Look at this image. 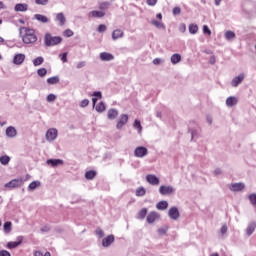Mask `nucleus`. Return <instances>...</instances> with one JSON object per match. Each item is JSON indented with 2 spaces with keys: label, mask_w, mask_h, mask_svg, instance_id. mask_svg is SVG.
Here are the masks:
<instances>
[{
  "label": "nucleus",
  "mask_w": 256,
  "mask_h": 256,
  "mask_svg": "<svg viewBox=\"0 0 256 256\" xmlns=\"http://www.w3.org/2000/svg\"><path fill=\"white\" fill-rule=\"evenodd\" d=\"M24 33V35H23ZM20 35L22 36L23 43L26 45H29L31 43H35L37 41V35H35V30L27 28V27H21L20 28Z\"/></svg>",
  "instance_id": "f257e3e1"
},
{
  "label": "nucleus",
  "mask_w": 256,
  "mask_h": 256,
  "mask_svg": "<svg viewBox=\"0 0 256 256\" xmlns=\"http://www.w3.org/2000/svg\"><path fill=\"white\" fill-rule=\"evenodd\" d=\"M63 41L61 36H53L51 33H46L44 36V43L46 47H55V45H59Z\"/></svg>",
  "instance_id": "f03ea898"
},
{
  "label": "nucleus",
  "mask_w": 256,
  "mask_h": 256,
  "mask_svg": "<svg viewBox=\"0 0 256 256\" xmlns=\"http://www.w3.org/2000/svg\"><path fill=\"white\" fill-rule=\"evenodd\" d=\"M149 153V150H147L144 146H138L134 150L135 157H138L139 159H143V157H147V154Z\"/></svg>",
  "instance_id": "7ed1b4c3"
},
{
  "label": "nucleus",
  "mask_w": 256,
  "mask_h": 256,
  "mask_svg": "<svg viewBox=\"0 0 256 256\" xmlns=\"http://www.w3.org/2000/svg\"><path fill=\"white\" fill-rule=\"evenodd\" d=\"M59 135V132L56 128H50L46 132V140L49 141V143L55 141L57 139V136Z\"/></svg>",
  "instance_id": "20e7f679"
},
{
  "label": "nucleus",
  "mask_w": 256,
  "mask_h": 256,
  "mask_svg": "<svg viewBox=\"0 0 256 256\" xmlns=\"http://www.w3.org/2000/svg\"><path fill=\"white\" fill-rule=\"evenodd\" d=\"M21 185H23V179H13L6 183L4 187L7 189H16V187H21Z\"/></svg>",
  "instance_id": "39448f33"
},
{
  "label": "nucleus",
  "mask_w": 256,
  "mask_h": 256,
  "mask_svg": "<svg viewBox=\"0 0 256 256\" xmlns=\"http://www.w3.org/2000/svg\"><path fill=\"white\" fill-rule=\"evenodd\" d=\"M174 192L175 189L173 188V186L162 185L159 187L160 195H173Z\"/></svg>",
  "instance_id": "423d86ee"
},
{
  "label": "nucleus",
  "mask_w": 256,
  "mask_h": 256,
  "mask_svg": "<svg viewBox=\"0 0 256 256\" xmlns=\"http://www.w3.org/2000/svg\"><path fill=\"white\" fill-rule=\"evenodd\" d=\"M243 81H245V73H240L232 79L231 85L232 87H238L243 83Z\"/></svg>",
  "instance_id": "0eeeda50"
},
{
  "label": "nucleus",
  "mask_w": 256,
  "mask_h": 256,
  "mask_svg": "<svg viewBox=\"0 0 256 256\" xmlns=\"http://www.w3.org/2000/svg\"><path fill=\"white\" fill-rule=\"evenodd\" d=\"M64 163L65 162L61 159L50 158V159L46 160V165H49L53 169H55L56 167H60L61 165H64Z\"/></svg>",
  "instance_id": "6e6552de"
},
{
  "label": "nucleus",
  "mask_w": 256,
  "mask_h": 256,
  "mask_svg": "<svg viewBox=\"0 0 256 256\" xmlns=\"http://www.w3.org/2000/svg\"><path fill=\"white\" fill-rule=\"evenodd\" d=\"M168 216L173 221H177V219H179V217L181 216V214H179V208L175 206L171 207L168 211Z\"/></svg>",
  "instance_id": "1a4fd4ad"
},
{
  "label": "nucleus",
  "mask_w": 256,
  "mask_h": 256,
  "mask_svg": "<svg viewBox=\"0 0 256 256\" xmlns=\"http://www.w3.org/2000/svg\"><path fill=\"white\" fill-rule=\"evenodd\" d=\"M129 121V116L127 114L120 115V118L116 124V129H123V126L127 125Z\"/></svg>",
  "instance_id": "9d476101"
},
{
  "label": "nucleus",
  "mask_w": 256,
  "mask_h": 256,
  "mask_svg": "<svg viewBox=\"0 0 256 256\" xmlns=\"http://www.w3.org/2000/svg\"><path fill=\"white\" fill-rule=\"evenodd\" d=\"M89 19H101L105 17V12L104 11H99V10H93L88 13Z\"/></svg>",
  "instance_id": "9b49d317"
},
{
  "label": "nucleus",
  "mask_w": 256,
  "mask_h": 256,
  "mask_svg": "<svg viewBox=\"0 0 256 256\" xmlns=\"http://www.w3.org/2000/svg\"><path fill=\"white\" fill-rule=\"evenodd\" d=\"M146 181L150 185H154V186H157L160 183L159 177H157L155 174H148L146 176Z\"/></svg>",
  "instance_id": "f8f14e48"
},
{
  "label": "nucleus",
  "mask_w": 256,
  "mask_h": 256,
  "mask_svg": "<svg viewBox=\"0 0 256 256\" xmlns=\"http://www.w3.org/2000/svg\"><path fill=\"white\" fill-rule=\"evenodd\" d=\"M255 229H256V222L255 221L250 222L245 229L246 237H251V235L255 233Z\"/></svg>",
  "instance_id": "ddd939ff"
},
{
  "label": "nucleus",
  "mask_w": 256,
  "mask_h": 256,
  "mask_svg": "<svg viewBox=\"0 0 256 256\" xmlns=\"http://www.w3.org/2000/svg\"><path fill=\"white\" fill-rule=\"evenodd\" d=\"M24 62H25V54L19 53L14 55V58H13L14 65H23Z\"/></svg>",
  "instance_id": "4468645a"
},
{
  "label": "nucleus",
  "mask_w": 256,
  "mask_h": 256,
  "mask_svg": "<svg viewBox=\"0 0 256 256\" xmlns=\"http://www.w3.org/2000/svg\"><path fill=\"white\" fill-rule=\"evenodd\" d=\"M115 236L113 234L108 235L102 240V247H111V244L114 243Z\"/></svg>",
  "instance_id": "2eb2a0df"
},
{
  "label": "nucleus",
  "mask_w": 256,
  "mask_h": 256,
  "mask_svg": "<svg viewBox=\"0 0 256 256\" xmlns=\"http://www.w3.org/2000/svg\"><path fill=\"white\" fill-rule=\"evenodd\" d=\"M55 21L58 23L59 27H63L65 23H67V18H65V14L63 12L57 13Z\"/></svg>",
  "instance_id": "dca6fc26"
},
{
  "label": "nucleus",
  "mask_w": 256,
  "mask_h": 256,
  "mask_svg": "<svg viewBox=\"0 0 256 256\" xmlns=\"http://www.w3.org/2000/svg\"><path fill=\"white\" fill-rule=\"evenodd\" d=\"M230 191L239 192L245 189L244 183H233L229 186Z\"/></svg>",
  "instance_id": "f3484780"
},
{
  "label": "nucleus",
  "mask_w": 256,
  "mask_h": 256,
  "mask_svg": "<svg viewBox=\"0 0 256 256\" xmlns=\"http://www.w3.org/2000/svg\"><path fill=\"white\" fill-rule=\"evenodd\" d=\"M29 9V5L25 4V3H18L15 5L14 7V11H16L17 13H25V11H27Z\"/></svg>",
  "instance_id": "a211bd4d"
},
{
  "label": "nucleus",
  "mask_w": 256,
  "mask_h": 256,
  "mask_svg": "<svg viewBox=\"0 0 256 256\" xmlns=\"http://www.w3.org/2000/svg\"><path fill=\"white\" fill-rule=\"evenodd\" d=\"M6 136H8L10 139H13L17 137V129L13 126H9L6 128Z\"/></svg>",
  "instance_id": "6ab92c4d"
},
{
  "label": "nucleus",
  "mask_w": 256,
  "mask_h": 256,
  "mask_svg": "<svg viewBox=\"0 0 256 256\" xmlns=\"http://www.w3.org/2000/svg\"><path fill=\"white\" fill-rule=\"evenodd\" d=\"M118 116H119V111H117V109L111 108L108 110L107 117L108 119H110V121L117 119Z\"/></svg>",
  "instance_id": "aec40b11"
},
{
  "label": "nucleus",
  "mask_w": 256,
  "mask_h": 256,
  "mask_svg": "<svg viewBox=\"0 0 256 256\" xmlns=\"http://www.w3.org/2000/svg\"><path fill=\"white\" fill-rule=\"evenodd\" d=\"M237 103H239V99H237V97H235V96H229L226 99V106H228V107H235V105H237Z\"/></svg>",
  "instance_id": "412c9836"
},
{
  "label": "nucleus",
  "mask_w": 256,
  "mask_h": 256,
  "mask_svg": "<svg viewBox=\"0 0 256 256\" xmlns=\"http://www.w3.org/2000/svg\"><path fill=\"white\" fill-rule=\"evenodd\" d=\"M23 243V237H18V241L15 242H8L6 247L7 249H16V247H19Z\"/></svg>",
  "instance_id": "4be33fe9"
},
{
  "label": "nucleus",
  "mask_w": 256,
  "mask_h": 256,
  "mask_svg": "<svg viewBox=\"0 0 256 256\" xmlns=\"http://www.w3.org/2000/svg\"><path fill=\"white\" fill-rule=\"evenodd\" d=\"M100 59L101 61H113L115 59V56L109 52H102L100 53Z\"/></svg>",
  "instance_id": "5701e85b"
},
{
  "label": "nucleus",
  "mask_w": 256,
  "mask_h": 256,
  "mask_svg": "<svg viewBox=\"0 0 256 256\" xmlns=\"http://www.w3.org/2000/svg\"><path fill=\"white\" fill-rule=\"evenodd\" d=\"M159 217V213L157 212H150L147 215L146 221L147 223L151 224V223H155V221H157V218Z\"/></svg>",
  "instance_id": "b1692460"
},
{
  "label": "nucleus",
  "mask_w": 256,
  "mask_h": 256,
  "mask_svg": "<svg viewBox=\"0 0 256 256\" xmlns=\"http://www.w3.org/2000/svg\"><path fill=\"white\" fill-rule=\"evenodd\" d=\"M124 33L121 29H116L112 32V39L113 41H117V39H121Z\"/></svg>",
  "instance_id": "393cba45"
},
{
  "label": "nucleus",
  "mask_w": 256,
  "mask_h": 256,
  "mask_svg": "<svg viewBox=\"0 0 256 256\" xmlns=\"http://www.w3.org/2000/svg\"><path fill=\"white\" fill-rule=\"evenodd\" d=\"M167 207H169V202L165 200H162L156 204V208L158 209V211H165Z\"/></svg>",
  "instance_id": "a878e982"
},
{
  "label": "nucleus",
  "mask_w": 256,
  "mask_h": 256,
  "mask_svg": "<svg viewBox=\"0 0 256 256\" xmlns=\"http://www.w3.org/2000/svg\"><path fill=\"white\" fill-rule=\"evenodd\" d=\"M34 19H36V21H39L40 23H49L48 17L42 14H35Z\"/></svg>",
  "instance_id": "bb28decb"
},
{
  "label": "nucleus",
  "mask_w": 256,
  "mask_h": 256,
  "mask_svg": "<svg viewBox=\"0 0 256 256\" xmlns=\"http://www.w3.org/2000/svg\"><path fill=\"white\" fill-rule=\"evenodd\" d=\"M37 187H41V182L39 180H35V181L31 182L28 185V191H35V189H37Z\"/></svg>",
  "instance_id": "cd10ccee"
},
{
  "label": "nucleus",
  "mask_w": 256,
  "mask_h": 256,
  "mask_svg": "<svg viewBox=\"0 0 256 256\" xmlns=\"http://www.w3.org/2000/svg\"><path fill=\"white\" fill-rule=\"evenodd\" d=\"M172 65H177L181 63V54H173L170 58Z\"/></svg>",
  "instance_id": "c85d7f7f"
},
{
  "label": "nucleus",
  "mask_w": 256,
  "mask_h": 256,
  "mask_svg": "<svg viewBox=\"0 0 256 256\" xmlns=\"http://www.w3.org/2000/svg\"><path fill=\"white\" fill-rule=\"evenodd\" d=\"M12 227H13V223H11V221L5 222L3 225L4 233H6V235L11 233Z\"/></svg>",
  "instance_id": "c756f323"
},
{
  "label": "nucleus",
  "mask_w": 256,
  "mask_h": 256,
  "mask_svg": "<svg viewBox=\"0 0 256 256\" xmlns=\"http://www.w3.org/2000/svg\"><path fill=\"white\" fill-rule=\"evenodd\" d=\"M224 37H225L226 41H233V39H235L236 35H235V32L228 30L225 32Z\"/></svg>",
  "instance_id": "7c9ffc66"
},
{
  "label": "nucleus",
  "mask_w": 256,
  "mask_h": 256,
  "mask_svg": "<svg viewBox=\"0 0 256 256\" xmlns=\"http://www.w3.org/2000/svg\"><path fill=\"white\" fill-rule=\"evenodd\" d=\"M188 31L191 35H197V31H199V26H197V24H190L188 27Z\"/></svg>",
  "instance_id": "2f4dec72"
},
{
  "label": "nucleus",
  "mask_w": 256,
  "mask_h": 256,
  "mask_svg": "<svg viewBox=\"0 0 256 256\" xmlns=\"http://www.w3.org/2000/svg\"><path fill=\"white\" fill-rule=\"evenodd\" d=\"M147 193V190L145 187H139L136 189L135 195L136 197H145V194Z\"/></svg>",
  "instance_id": "473e14b6"
},
{
  "label": "nucleus",
  "mask_w": 256,
  "mask_h": 256,
  "mask_svg": "<svg viewBox=\"0 0 256 256\" xmlns=\"http://www.w3.org/2000/svg\"><path fill=\"white\" fill-rule=\"evenodd\" d=\"M107 109V106H105V102H100L96 105L95 110L97 113H103Z\"/></svg>",
  "instance_id": "72a5a7b5"
},
{
  "label": "nucleus",
  "mask_w": 256,
  "mask_h": 256,
  "mask_svg": "<svg viewBox=\"0 0 256 256\" xmlns=\"http://www.w3.org/2000/svg\"><path fill=\"white\" fill-rule=\"evenodd\" d=\"M44 62H45V58H43V56H40L33 60V65L34 67H39V65H43Z\"/></svg>",
  "instance_id": "f704fd0d"
},
{
  "label": "nucleus",
  "mask_w": 256,
  "mask_h": 256,
  "mask_svg": "<svg viewBox=\"0 0 256 256\" xmlns=\"http://www.w3.org/2000/svg\"><path fill=\"white\" fill-rule=\"evenodd\" d=\"M10 161H11V157H9V155H3L0 157L1 165H9Z\"/></svg>",
  "instance_id": "c9c22d12"
},
{
  "label": "nucleus",
  "mask_w": 256,
  "mask_h": 256,
  "mask_svg": "<svg viewBox=\"0 0 256 256\" xmlns=\"http://www.w3.org/2000/svg\"><path fill=\"white\" fill-rule=\"evenodd\" d=\"M151 25H154L156 29H165V24H163L162 22H159L158 20H152Z\"/></svg>",
  "instance_id": "e433bc0d"
},
{
  "label": "nucleus",
  "mask_w": 256,
  "mask_h": 256,
  "mask_svg": "<svg viewBox=\"0 0 256 256\" xmlns=\"http://www.w3.org/2000/svg\"><path fill=\"white\" fill-rule=\"evenodd\" d=\"M96 175H97V172H95V170H90L85 173V177L88 180L95 179Z\"/></svg>",
  "instance_id": "4c0bfd02"
},
{
  "label": "nucleus",
  "mask_w": 256,
  "mask_h": 256,
  "mask_svg": "<svg viewBox=\"0 0 256 256\" xmlns=\"http://www.w3.org/2000/svg\"><path fill=\"white\" fill-rule=\"evenodd\" d=\"M47 83L48 85H57V83H59V77L58 76L50 77L47 79Z\"/></svg>",
  "instance_id": "58836bf2"
},
{
  "label": "nucleus",
  "mask_w": 256,
  "mask_h": 256,
  "mask_svg": "<svg viewBox=\"0 0 256 256\" xmlns=\"http://www.w3.org/2000/svg\"><path fill=\"white\" fill-rule=\"evenodd\" d=\"M134 129H137L138 133L141 134V131H143V126H141V121L135 120L133 124Z\"/></svg>",
  "instance_id": "ea45409f"
},
{
  "label": "nucleus",
  "mask_w": 256,
  "mask_h": 256,
  "mask_svg": "<svg viewBox=\"0 0 256 256\" xmlns=\"http://www.w3.org/2000/svg\"><path fill=\"white\" fill-rule=\"evenodd\" d=\"M147 217V208H142L139 213L137 219L143 220Z\"/></svg>",
  "instance_id": "a19ab883"
},
{
  "label": "nucleus",
  "mask_w": 256,
  "mask_h": 256,
  "mask_svg": "<svg viewBox=\"0 0 256 256\" xmlns=\"http://www.w3.org/2000/svg\"><path fill=\"white\" fill-rule=\"evenodd\" d=\"M109 7H111V3H109V2H102L99 4L100 11H107V9H109Z\"/></svg>",
  "instance_id": "79ce46f5"
},
{
  "label": "nucleus",
  "mask_w": 256,
  "mask_h": 256,
  "mask_svg": "<svg viewBox=\"0 0 256 256\" xmlns=\"http://www.w3.org/2000/svg\"><path fill=\"white\" fill-rule=\"evenodd\" d=\"M248 199L251 203V205H253V207H256V193H252L248 196Z\"/></svg>",
  "instance_id": "37998d69"
},
{
  "label": "nucleus",
  "mask_w": 256,
  "mask_h": 256,
  "mask_svg": "<svg viewBox=\"0 0 256 256\" xmlns=\"http://www.w3.org/2000/svg\"><path fill=\"white\" fill-rule=\"evenodd\" d=\"M95 233L98 239H103V237H105V232L101 228H97Z\"/></svg>",
  "instance_id": "c03bdc74"
},
{
  "label": "nucleus",
  "mask_w": 256,
  "mask_h": 256,
  "mask_svg": "<svg viewBox=\"0 0 256 256\" xmlns=\"http://www.w3.org/2000/svg\"><path fill=\"white\" fill-rule=\"evenodd\" d=\"M57 99V96L55 94H49L47 97H46V101L48 103H53L55 100Z\"/></svg>",
  "instance_id": "a18cd8bd"
},
{
  "label": "nucleus",
  "mask_w": 256,
  "mask_h": 256,
  "mask_svg": "<svg viewBox=\"0 0 256 256\" xmlns=\"http://www.w3.org/2000/svg\"><path fill=\"white\" fill-rule=\"evenodd\" d=\"M37 74L39 77H45V75H47V70L45 68H40L37 70Z\"/></svg>",
  "instance_id": "49530a36"
},
{
  "label": "nucleus",
  "mask_w": 256,
  "mask_h": 256,
  "mask_svg": "<svg viewBox=\"0 0 256 256\" xmlns=\"http://www.w3.org/2000/svg\"><path fill=\"white\" fill-rule=\"evenodd\" d=\"M92 97H94L96 99H103V93H101V91H94L92 93Z\"/></svg>",
  "instance_id": "de8ad7c7"
},
{
  "label": "nucleus",
  "mask_w": 256,
  "mask_h": 256,
  "mask_svg": "<svg viewBox=\"0 0 256 256\" xmlns=\"http://www.w3.org/2000/svg\"><path fill=\"white\" fill-rule=\"evenodd\" d=\"M67 55H68L67 52H64V53H62V54H59V58L61 59V62H62V63H67Z\"/></svg>",
  "instance_id": "09e8293b"
},
{
  "label": "nucleus",
  "mask_w": 256,
  "mask_h": 256,
  "mask_svg": "<svg viewBox=\"0 0 256 256\" xmlns=\"http://www.w3.org/2000/svg\"><path fill=\"white\" fill-rule=\"evenodd\" d=\"M167 231H169V227H167V226H164V227L158 229L159 235H165V233H167Z\"/></svg>",
  "instance_id": "8fccbe9b"
},
{
  "label": "nucleus",
  "mask_w": 256,
  "mask_h": 256,
  "mask_svg": "<svg viewBox=\"0 0 256 256\" xmlns=\"http://www.w3.org/2000/svg\"><path fill=\"white\" fill-rule=\"evenodd\" d=\"M98 33H105L107 31V26L105 24H100L97 29Z\"/></svg>",
  "instance_id": "3c124183"
},
{
  "label": "nucleus",
  "mask_w": 256,
  "mask_h": 256,
  "mask_svg": "<svg viewBox=\"0 0 256 256\" xmlns=\"http://www.w3.org/2000/svg\"><path fill=\"white\" fill-rule=\"evenodd\" d=\"M89 105V99H84L80 102V107L82 109H85V107H87Z\"/></svg>",
  "instance_id": "603ef678"
},
{
  "label": "nucleus",
  "mask_w": 256,
  "mask_h": 256,
  "mask_svg": "<svg viewBox=\"0 0 256 256\" xmlns=\"http://www.w3.org/2000/svg\"><path fill=\"white\" fill-rule=\"evenodd\" d=\"M203 33L204 35H211V29H209V26L207 25L203 26Z\"/></svg>",
  "instance_id": "864d4df0"
},
{
  "label": "nucleus",
  "mask_w": 256,
  "mask_h": 256,
  "mask_svg": "<svg viewBox=\"0 0 256 256\" xmlns=\"http://www.w3.org/2000/svg\"><path fill=\"white\" fill-rule=\"evenodd\" d=\"M36 5H48L49 0H35Z\"/></svg>",
  "instance_id": "5fc2aeb1"
},
{
  "label": "nucleus",
  "mask_w": 256,
  "mask_h": 256,
  "mask_svg": "<svg viewBox=\"0 0 256 256\" xmlns=\"http://www.w3.org/2000/svg\"><path fill=\"white\" fill-rule=\"evenodd\" d=\"M41 233H49V231H51V227L49 225L43 226L40 229Z\"/></svg>",
  "instance_id": "6e6d98bb"
},
{
  "label": "nucleus",
  "mask_w": 256,
  "mask_h": 256,
  "mask_svg": "<svg viewBox=\"0 0 256 256\" xmlns=\"http://www.w3.org/2000/svg\"><path fill=\"white\" fill-rule=\"evenodd\" d=\"M173 15H181V8L180 7H174L172 10Z\"/></svg>",
  "instance_id": "4d7b16f0"
},
{
  "label": "nucleus",
  "mask_w": 256,
  "mask_h": 256,
  "mask_svg": "<svg viewBox=\"0 0 256 256\" xmlns=\"http://www.w3.org/2000/svg\"><path fill=\"white\" fill-rule=\"evenodd\" d=\"M179 31L180 33H185V31H187V25H185V23L180 24Z\"/></svg>",
  "instance_id": "13d9d810"
},
{
  "label": "nucleus",
  "mask_w": 256,
  "mask_h": 256,
  "mask_svg": "<svg viewBox=\"0 0 256 256\" xmlns=\"http://www.w3.org/2000/svg\"><path fill=\"white\" fill-rule=\"evenodd\" d=\"M146 3L150 7H155L157 5V0H147Z\"/></svg>",
  "instance_id": "bf43d9fd"
},
{
  "label": "nucleus",
  "mask_w": 256,
  "mask_h": 256,
  "mask_svg": "<svg viewBox=\"0 0 256 256\" xmlns=\"http://www.w3.org/2000/svg\"><path fill=\"white\" fill-rule=\"evenodd\" d=\"M64 36L65 37H73V32L71 29H67L64 31Z\"/></svg>",
  "instance_id": "052dcab7"
},
{
  "label": "nucleus",
  "mask_w": 256,
  "mask_h": 256,
  "mask_svg": "<svg viewBox=\"0 0 256 256\" xmlns=\"http://www.w3.org/2000/svg\"><path fill=\"white\" fill-rule=\"evenodd\" d=\"M189 133H191V139H192V141H193V139H195L196 136H197V130H195V129H190V130H189Z\"/></svg>",
  "instance_id": "680f3d73"
},
{
  "label": "nucleus",
  "mask_w": 256,
  "mask_h": 256,
  "mask_svg": "<svg viewBox=\"0 0 256 256\" xmlns=\"http://www.w3.org/2000/svg\"><path fill=\"white\" fill-rule=\"evenodd\" d=\"M85 65H87V63L85 61H81V62H78L76 67L77 69H83V67H85Z\"/></svg>",
  "instance_id": "e2e57ef3"
},
{
  "label": "nucleus",
  "mask_w": 256,
  "mask_h": 256,
  "mask_svg": "<svg viewBox=\"0 0 256 256\" xmlns=\"http://www.w3.org/2000/svg\"><path fill=\"white\" fill-rule=\"evenodd\" d=\"M0 256H11V253L7 250H0Z\"/></svg>",
  "instance_id": "0e129e2a"
},
{
  "label": "nucleus",
  "mask_w": 256,
  "mask_h": 256,
  "mask_svg": "<svg viewBox=\"0 0 256 256\" xmlns=\"http://www.w3.org/2000/svg\"><path fill=\"white\" fill-rule=\"evenodd\" d=\"M227 230H228L227 225H223L220 229L221 235H225V233H227Z\"/></svg>",
  "instance_id": "69168bd1"
},
{
  "label": "nucleus",
  "mask_w": 256,
  "mask_h": 256,
  "mask_svg": "<svg viewBox=\"0 0 256 256\" xmlns=\"http://www.w3.org/2000/svg\"><path fill=\"white\" fill-rule=\"evenodd\" d=\"M161 63H163V60L161 58H155L153 60L154 65H161Z\"/></svg>",
  "instance_id": "338daca9"
},
{
  "label": "nucleus",
  "mask_w": 256,
  "mask_h": 256,
  "mask_svg": "<svg viewBox=\"0 0 256 256\" xmlns=\"http://www.w3.org/2000/svg\"><path fill=\"white\" fill-rule=\"evenodd\" d=\"M223 173V171L220 169V168H216L215 170H214V175L217 177V176H219V175H221Z\"/></svg>",
  "instance_id": "774afa93"
}]
</instances>
